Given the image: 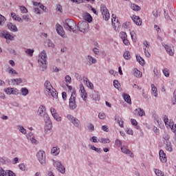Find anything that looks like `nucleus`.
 Instances as JSON below:
<instances>
[{
  "label": "nucleus",
  "mask_w": 176,
  "mask_h": 176,
  "mask_svg": "<svg viewBox=\"0 0 176 176\" xmlns=\"http://www.w3.org/2000/svg\"><path fill=\"white\" fill-rule=\"evenodd\" d=\"M44 86L45 87V91L48 93V94H50L54 98H57L58 94L57 93V91L54 89L53 86H52L50 82L46 81Z\"/></svg>",
  "instance_id": "2"
},
{
  "label": "nucleus",
  "mask_w": 176,
  "mask_h": 176,
  "mask_svg": "<svg viewBox=\"0 0 176 176\" xmlns=\"http://www.w3.org/2000/svg\"><path fill=\"white\" fill-rule=\"evenodd\" d=\"M130 34L133 42H137V34H135V32L132 31Z\"/></svg>",
  "instance_id": "37"
},
{
  "label": "nucleus",
  "mask_w": 176,
  "mask_h": 176,
  "mask_svg": "<svg viewBox=\"0 0 176 176\" xmlns=\"http://www.w3.org/2000/svg\"><path fill=\"white\" fill-rule=\"evenodd\" d=\"M133 75L134 76H135L136 78H142V73L141 72H140L138 69H133Z\"/></svg>",
  "instance_id": "29"
},
{
  "label": "nucleus",
  "mask_w": 176,
  "mask_h": 176,
  "mask_svg": "<svg viewBox=\"0 0 176 176\" xmlns=\"http://www.w3.org/2000/svg\"><path fill=\"white\" fill-rule=\"evenodd\" d=\"M131 8L132 10H135L136 12H138V10H141V7L137 6V4H131Z\"/></svg>",
  "instance_id": "38"
},
{
  "label": "nucleus",
  "mask_w": 176,
  "mask_h": 176,
  "mask_svg": "<svg viewBox=\"0 0 176 176\" xmlns=\"http://www.w3.org/2000/svg\"><path fill=\"white\" fill-rule=\"evenodd\" d=\"M115 144L118 148H120V146H122V141L119 140L118 139L116 140Z\"/></svg>",
  "instance_id": "52"
},
{
  "label": "nucleus",
  "mask_w": 176,
  "mask_h": 176,
  "mask_svg": "<svg viewBox=\"0 0 176 176\" xmlns=\"http://www.w3.org/2000/svg\"><path fill=\"white\" fill-rule=\"evenodd\" d=\"M132 20L134 21V23L136 24V25H141L142 24V21L141 20V18L140 16L133 15L132 16Z\"/></svg>",
  "instance_id": "18"
},
{
  "label": "nucleus",
  "mask_w": 176,
  "mask_h": 176,
  "mask_svg": "<svg viewBox=\"0 0 176 176\" xmlns=\"http://www.w3.org/2000/svg\"><path fill=\"white\" fill-rule=\"evenodd\" d=\"M6 94H17L19 89L16 88H6L5 89Z\"/></svg>",
  "instance_id": "17"
},
{
  "label": "nucleus",
  "mask_w": 176,
  "mask_h": 176,
  "mask_svg": "<svg viewBox=\"0 0 176 176\" xmlns=\"http://www.w3.org/2000/svg\"><path fill=\"white\" fill-rule=\"evenodd\" d=\"M34 50H31V49H28L25 50V53L26 54H28V56H30V57H32L33 54H34Z\"/></svg>",
  "instance_id": "43"
},
{
  "label": "nucleus",
  "mask_w": 176,
  "mask_h": 176,
  "mask_svg": "<svg viewBox=\"0 0 176 176\" xmlns=\"http://www.w3.org/2000/svg\"><path fill=\"white\" fill-rule=\"evenodd\" d=\"M120 36L121 38V39H126L127 38V34H126V32H121L120 33Z\"/></svg>",
  "instance_id": "47"
},
{
  "label": "nucleus",
  "mask_w": 176,
  "mask_h": 176,
  "mask_svg": "<svg viewBox=\"0 0 176 176\" xmlns=\"http://www.w3.org/2000/svg\"><path fill=\"white\" fill-rule=\"evenodd\" d=\"M155 173L157 176H164V173H163V172L159 169H155Z\"/></svg>",
  "instance_id": "46"
},
{
  "label": "nucleus",
  "mask_w": 176,
  "mask_h": 176,
  "mask_svg": "<svg viewBox=\"0 0 176 176\" xmlns=\"http://www.w3.org/2000/svg\"><path fill=\"white\" fill-rule=\"evenodd\" d=\"M122 42H123L124 45H125L126 46H129L130 45V41H129L127 38L122 39Z\"/></svg>",
  "instance_id": "54"
},
{
  "label": "nucleus",
  "mask_w": 176,
  "mask_h": 176,
  "mask_svg": "<svg viewBox=\"0 0 176 176\" xmlns=\"http://www.w3.org/2000/svg\"><path fill=\"white\" fill-rule=\"evenodd\" d=\"M99 119H105V113H100L98 115Z\"/></svg>",
  "instance_id": "60"
},
{
  "label": "nucleus",
  "mask_w": 176,
  "mask_h": 176,
  "mask_svg": "<svg viewBox=\"0 0 176 176\" xmlns=\"http://www.w3.org/2000/svg\"><path fill=\"white\" fill-rule=\"evenodd\" d=\"M123 57L124 58H125V60H130V58H131V55L130 54V52L126 51L123 54Z\"/></svg>",
  "instance_id": "36"
},
{
  "label": "nucleus",
  "mask_w": 176,
  "mask_h": 176,
  "mask_svg": "<svg viewBox=\"0 0 176 176\" xmlns=\"http://www.w3.org/2000/svg\"><path fill=\"white\" fill-rule=\"evenodd\" d=\"M85 19L87 21H88V23H91V21H93V18L91 17V15H90V14H87Z\"/></svg>",
  "instance_id": "45"
},
{
  "label": "nucleus",
  "mask_w": 176,
  "mask_h": 176,
  "mask_svg": "<svg viewBox=\"0 0 176 176\" xmlns=\"http://www.w3.org/2000/svg\"><path fill=\"white\" fill-rule=\"evenodd\" d=\"M50 112L55 120H56L57 122H61V117H60V116H58V113H57L56 109L52 107L50 109Z\"/></svg>",
  "instance_id": "11"
},
{
  "label": "nucleus",
  "mask_w": 176,
  "mask_h": 176,
  "mask_svg": "<svg viewBox=\"0 0 176 176\" xmlns=\"http://www.w3.org/2000/svg\"><path fill=\"white\" fill-rule=\"evenodd\" d=\"M111 23L114 28H116L117 27L120 26V23H119V19H118V17H116V15L115 14H112Z\"/></svg>",
  "instance_id": "13"
},
{
  "label": "nucleus",
  "mask_w": 176,
  "mask_h": 176,
  "mask_svg": "<svg viewBox=\"0 0 176 176\" xmlns=\"http://www.w3.org/2000/svg\"><path fill=\"white\" fill-rule=\"evenodd\" d=\"M131 124H133V126H137V124H138V122H137V120H135V119H131Z\"/></svg>",
  "instance_id": "64"
},
{
  "label": "nucleus",
  "mask_w": 176,
  "mask_h": 176,
  "mask_svg": "<svg viewBox=\"0 0 176 176\" xmlns=\"http://www.w3.org/2000/svg\"><path fill=\"white\" fill-rule=\"evenodd\" d=\"M115 120H117V122H118V124H119L120 126L124 127V122H123V120H122V119L120 118V117H119V116H116Z\"/></svg>",
  "instance_id": "32"
},
{
  "label": "nucleus",
  "mask_w": 176,
  "mask_h": 176,
  "mask_svg": "<svg viewBox=\"0 0 176 176\" xmlns=\"http://www.w3.org/2000/svg\"><path fill=\"white\" fill-rule=\"evenodd\" d=\"M151 91L154 97H157V88L153 84L151 85Z\"/></svg>",
  "instance_id": "31"
},
{
  "label": "nucleus",
  "mask_w": 176,
  "mask_h": 176,
  "mask_svg": "<svg viewBox=\"0 0 176 176\" xmlns=\"http://www.w3.org/2000/svg\"><path fill=\"white\" fill-rule=\"evenodd\" d=\"M7 27L8 30H10V31H12V32H16L17 31V26L12 23H8Z\"/></svg>",
  "instance_id": "20"
},
{
  "label": "nucleus",
  "mask_w": 176,
  "mask_h": 176,
  "mask_svg": "<svg viewBox=\"0 0 176 176\" xmlns=\"http://www.w3.org/2000/svg\"><path fill=\"white\" fill-rule=\"evenodd\" d=\"M98 141V142H101V144H109L111 142L109 138H100Z\"/></svg>",
  "instance_id": "35"
},
{
  "label": "nucleus",
  "mask_w": 176,
  "mask_h": 176,
  "mask_svg": "<svg viewBox=\"0 0 176 176\" xmlns=\"http://www.w3.org/2000/svg\"><path fill=\"white\" fill-rule=\"evenodd\" d=\"M84 83H85L86 86L87 87H89V89H94V85H93V83H91L90 81H89V78H84Z\"/></svg>",
  "instance_id": "24"
},
{
  "label": "nucleus",
  "mask_w": 176,
  "mask_h": 176,
  "mask_svg": "<svg viewBox=\"0 0 176 176\" xmlns=\"http://www.w3.org/2000/svg\"><path fill=\"white\" fill-rule=\"evenodd\" d=\"M123 98L125 102H127L128 104H131V98L130 97V95L124 94L123 95Z\"/></svg>",
  "instance_id": "26"
},
{
  "label": "nucleus",
  "mask_w": 176,
  "mask_h": 176,
  "mask_svg": "<svg viewBox=\"0 0 176 176\" xmlns=\"http://www.w3.org/2000/svg\"><path fill=\"white\" fill-rule=\"evenodd\" d=\"M21 93L22 96H27L28 94V89L25 87L21 88Z\"/></svg>",
  "instance_id": "41"
},
{
  "label": "nucleus",
  "mask_w": 176,
  "mask_h": 176,
  "mask_svg": "<svg viewBox=\"0 0 176 176\" xmlns=\"http://www.w3.org/2000/svg\"><path fill=\"white\" fill-rule=\"evenodd\" d=\"M69 107L70 109H76V91L73 90L71 97L69 100Z\"/></svg>",
  "instance_id": "4"
},
{
  "label": "nucleus",
  "mask_w": 176,
  "mask_h": 176,
  "mask_svg": "<svg viewBox=\"0 0 176 176\" xmlns=\"http://www.w3.org/2000/svg\"><path fill=\"white\" fill-rule=\"evenodd\" d=\"M0 176H6V172L3 169H0Z\"/></svg>",
  "instance_id": "63"
},
{
  "label": "nucleus",
  "mask_w": 176,
  "mask_h": 176,
  "mask_svg": "<svg viewBox=\"0 0 176 176\" xmlns=\"http://www.w3.org/2000/svg\"><path fill=\"white\" fill-rule=\"evenodd\" d=\"M19 168H20V170H22V171H25V166L24 164H20L19 165Z\"/></svg>",
  "instance_id": "57"
},
{
  "label": "nucleus",
  "mask_w": 176,
  "mask_h": 176,
  "mask_svg": "<svg viewBox=\"0 0 176 176\" xmlns=\"http://www.w3.org/2000/svg\"><path fill=\"white\" fill-rule=\"evenodd\" d=\"M54 166L62 174H64V173H65V168H64V166H63V164H61V162H60L58 161H54Z\"/></svg>",
  "instance_id": "8"
},
{
  "label": "nucleus",
  "mask_w": 176,
  "mask_h": 176,
  "mask_svg": "<svg viewBox=\"0 0 176 176\" xmlns=\"http://www.w3.org/2000/svg\"><path fill=\"white\" fill-rule=\"evenodd\" d=\"M45 112H46V107L45 106L41 105L38 109V113L40 116L45 115Z\"/></svg>",
  "instance_id": "25"
},
{
  "label": "nucleus",
  "mask_w": 176,
  "mask_h": 176,
  "mask_svg": "<svg viewBox=\"0 0 176 176\" xmlns=\"http://www.w3.org/2000/svg\"><path fill=\"white\" fill-rule=\"evenodd\" d=\"M11 85H13V86L19 85L20 83H23V80L21 78H16V79H12L11 81Z\"/></svg>",
  "instance_id": "22"
},
{
  "label": "nucleus",
  "mask_w": 176,
  "mask_h": 176,
  "mask_svg": "<svg viewBox=\"0 0 176 176\" xmlns=\"http://www.w3.org/2000/svg\"><path fill=\"white\" fill-rule=\"evenodd\" d=\"M51 153H52L54 156H57V155L60 153V148L58 147H53L51 150Z\"/></svg>",
  "instance_id": "27"
},
{
  "label": "nucleus",
  "mask_w": 176,
  "mask_h": 176,
  "mask_svg": "<svg viewBox=\"0 0 176 176\" xmlns=\"http://www.w3.org/2000/svg\"><path fill=\"white\" fill-rule=\"evenodd\" d=\"M8 72L10 75H17V74H18L17 72H16V70H14L13 68H11V67L8 68Z\"/></svg>",
  "instance_id": "40"
},
{
  "label": "nucleus",
  "mask_w": 176,
  "mask_h": 176,
  "mask_svg": "<svg viewBox=\"0 0 176 176\" xmlns=\"http://www.w3.org/2000/svg\"><path fill=\"white\" fill-rule=\"evenodd\" d=\"M87 62L90 65H91V64H96L97 63V60L92 56H88Z\"/></svg>",
  "instance_id": "28"
},
{
  "label": "nucleus",
  "mask_w": 176,
  "mask_h": 176,
  "mask_svg": "<svg viewBox=\"0 0 176 176\" xmlns=\"http://www.w3.org/2000/svg\"><path fill=\"white\" fill-rule=\"evenodd\" d=\"M19 9H20L21 13H28V10L27 9V8H25L23 6H20Z\"/></svg>",
  "instance_id": "44"
},
{
  "label": "nucleus",
  "mask_w": 176,
  "mask_h": 176,
  "mask_svg": "<svg viewBox=\"0 0 176 176\" xmlns=\"http://www.w3.org/2000/svg\"><path fill=\"white\" fill-rule=\"evenodd\" d=\"M159 155H160V161L162 163H166V162H167V155H166V153H164V151L163 150H160L159 152Z\"/></svg>",
  "instance_id": "15"
},
{
  "label": "nucleus",
  "mask_w": 176,
  "mask_h": 176,
  "mask_svg": "<svg viewBox=\"0 0 176 176\" xmlns=\"http://www.w3.org/2000/svg\"><path fill=\"white\" fill-rule=\"evenodd\" d=\"M11 16L14 20H16V21H19V23L22 21L21 18L17 16L14 12L11 13Z\"/></svg>",
  "instance_id": "33"
},
{
  "label": "nucleus",
  "mask_w": 176,
  "mask_h": 176,
  "mask_svg": "<svg viewBox=\"0 0 176 176\" xmlns=\"http://www.w3.org/2000/svg\"><path fill=\"white\" fill-rule=\"evenodd\" d=\"M22 19L25 20V21H30V16L29 15H23Z\"/></svg>",
  "instance_id": "61"
},
{
  "label": "nucleus",
  "mask_w": 176,
  "mask_h": 176,
  "mask_svg": "<svg viewBox=\"0 0 176 176\" xmlns=\"http://www.w3.org/2000/svg\"><path fill=\"white\" fill-rule=\"evenodd\" d=\"M47 46L48 47H54V44H53V42H52L50 40L47 41Z\"/></svg>",
  "instance_id": "55"
},
{
  "label": "nucleus",
  "mask_w": 176,
  "mask_h": 176,
  "mask_svg": "<svg viewBox=\"0 0 176 176\" xmlns=\"http://www.w3.org/2000/svg\"><path fill=\"white\" fill-rule=\"evenodd\" d=\"M166 150L168 151V152H173V146H171V143H168L166 142Z\"/></svg>",
  "instance_id": "39"
},
{
  "label": "nucleus",
  "mask_w": 176,
  "mask_h": 176,
  "mask_svg": "<svg viewBox=\"0 0 176 176\" xmlns=\"http://www.w3.org/2000/svg\"><path fill=\"white\" fill-rule=\"evenodd\" d=\"M20 131L22 133V134H27V131L23 126L20 127Z\"/></svg>",
  "instance_id": "62"
},
{
  "label": "nucleus",
  "mask_w": 176,
  "mask_h": 176,
  "mask_svg": "<svg viewBox=\"0 0 176 176\" xmlns=\"http://www.w3.org/2000/svg\"><path fill=\"white\" fill-rule=\"evenodd\" d=\"M47 55L46 54V52L43 50L39 54L38 57V64L41 67H43V70L46 69L47 64Z\"/></svg>",
  "instance_id": "3"
},
{
  "label": "nucleus",
  "mask_w": 176,
  "mask_h": 176,
  "mask_svg": "<svg viewBox=\"0 0 176 176\" xmlns=\"http://www.w3.org/2000/svg\"><path fill=\"white\" fill-rule=\"evenodd\" d=\"M77 28H78L80 32H87L89 31V23L87 21L79 22Z\"/></svg>",
  "instance_id": "6"
},
{
  "label": "nucleus",
  "mask_w": 176,
  "mask_h": 176,
  "mask_svg": "<svg viewBox=\"0 0 176 176\" xmlns=\"http://www.w3.org/2000/svg\"><path fill=\"white\" fill-rule=\"evenodd\" d=\"M92 98H94L95 101H100V96L97 94H93Z\"/></svg>",
  "instance_id": "49"
},
{
  "label": "nucleus",
  "mask_w": 176,
  "mask_h": 176,
  "mask_svg": "<svg viewBox=\"0 0 176 176\" xmlns=\"http://www.w3.org/2000/svg\"><path fill=\"white\" fill-rule=\"evenodd\" d=\"M144 46H145L144 49H149V43L147 41H144L143 42Z\"/></svg>",
  "instance_id": "58"
},
{
  "label": "nucleus",
  "mask_w": 176,
  "mask_h": 176,
  "mask_svg": "<svg viewBox=\"0 0 176 176\" xmlns=\"http://www.w3.org/2000/svg\"><path fill=\"white\" fill-rule=\"evenodd\" d=\"M89 130H91V131H94V124H89L87 126Z\"/></svg>",
  "instance_id": "59"
},
{
  "label": "nucleus",
  "mask_w": 176,
  "mask_h": 176,
  "mask_svg": "<svg viewBox=\"0 0 176 176\" xmlns=\"http://www.w3.org/2000/svg\"><path fill=\"white\" fill-rule=\"evenodd\" d=\"M33 5H34V6H39L40 9H42V10H43V12H47V8H46V7H45V6H43V4H42L41 3L34 1Z\"/></svg>",
  "instance_id": "23"
},
{
  "label": "nucleus",
  "mask_w": 176,
  "mask_h": 176,
  "mask_svg": "<svg viewBox=\"0 0 176 176\" xmlns=\"http://www.w3.org/2000/svg\"><path fill=\"white\" fill-rule=\"evenodd\" d=\"M113 86H114V87H116V89H119V87L120 86V83H119V81L115 80L113 81Z\"/></svg>",
  "instance_id": "51"
},
{
  "label": "nucleus",
  "mask_w": 176,
  "mask_h": 176,
  "mask_svg": "<svg viewBox=\"0 0 176 176\" xmlns=\"http://www.w3.org/2000/svg\"><path fill=\"white\" fill-rule=\"evenodd\" d=\"M67 118L68 120L72 122V123L76 127H79V121L76 118H74L72 115H67Z\"/></svg>",
  "instance_id": "12"
},
{
  "label": "nucleus",
  "mask_w": 176,
  "mask_h": 176,
  "mask_svg": "<svg viewBox=\"0 0 176 176\" xmlns=\"http://www.w3.org/2000/svg\"><path fill=\"white\" fill-rule=\"evenodd\" d=\"M56 30L58 35H60L62 38H65V32H64V29L63 28V26H61V25L57 23L56 25Z\"/></svg>",
  "instance_id": "10"
},
{
  "label": "nucleus",
  "mask_w": 176,
  "mask_h": 176,
  "mask_svg": "<svg viewBox=\"0 0 176 176\" xmlns=\"http://www.w3.org/2000/svg\"><path fill=\"white\" fill-rule=\"evenodd\" d=\"M80 96L84 101H86L87 100V92H86V89H85V87L83 86V84L80 85Z\"/></svg>",
  "instance_id": "9"
},
{
  "label": "nucleus",
  "mask_w": 176,
  "mask_h": 176,
  "mask_svg": "<svg viewBox=\"0 0 176 176\" xmlns=\"http://www.w3.org/2000/svg\"><path fill=\"white\" fill-rule=\"evenodd\" d=\"M165 49L167 52V53L169 54V56H174V47H170L168 45H165Z\"/></svg>",
  "instance_id": "21"
},
{
  "label": "nucleus",
  "mask_w": 176,
  "mask_h": 176,
  "mask_svg": "<svg viewBox=\"0 0 176 176\" xmlns=\"http://www.w3.org/2000/svg\"><path fill=\"white\" fill-rule=\"evenodd\" d=\"M121 151L122 153H125V155H130L131 157H134V154L131 153V151L127 148V146H122L121 147Z\"/></svg>",
  "instance_id": "16"
},
{
  "label": "nucleus",
  "mask_w": 176,
  "mask_h": 176,
  "mask_svg": "<svg viewBox=\"0 0 176 176\" xmlns=\"http://www.w3.org/2000/svg\"><path fill=\"white\" fill-rule=\"evenodd\" d=\"M126 134H129V135H133V134H134V132L133 131V130L131 129H126Z\"/></svg>",
  "instance_id": "56"
},
{
  "label": "nucleus",
  "mask_w": 176,
  "mask_h": 176,
  "mask_svg": "<svg viewBox=\"0 0 176 176\" xmlns=\"http://www.w3.org/2000/svg\"><path fill=\"white\" fill-rule=\"evenodd\" d=\"M162 72L164 75L166 76V78H168V76H170V72H168V69H164Z\"/></svg>",
  "instance_id": "48"
},
{
  "label": "nucleus",
  "mask_w": 176,
  "mask_h": 176,
  "mask_svg": "<svg viewBox=\"0 0 176 176\" xmlns=\"http://www.w3.org/2000/svg\"><path fill=\"white\" fill-rule=\"evenodd\" d=\"M37 159L38 162H40L41 164L43 166H45L46 164V154L45 153V151H39L37 153Z\"/></svg>",
  "instance_id": "7"
},
{
  "label": "nucleus",
  "mask_w": 176,
  "mask_h": 176,
  "mask_svg": "<svg viewBox=\"0 0 176 176\" xmlns=\"http://www.w3.org/2000/svg\"><path fill=\"white\" fill-rule=\"evenodd\" d=\"M5 21H6V18H5L2 14H0V25H3L5 24Z\"/></svg>",
  "instance_id": "42"
},
{
  "label": "nucleus",
  "mask_w": 176,
  "mask_h": 176,
  "mask_svg": "<svg viewBox=\"0 0 176 176\" xmlns=\"http://www.w3.org/2000/svg\"><path fill=\"white\" fill-rule=\"evenodd\" d=\"M135 111L137 112L138 116H145V111L141 108H138L135 109Z\"/></svg>",
  "instance_id": "30"
},
{
  "label": "nucleus",
  "mask_w": 176,
  "mask_h": 176,
  "mask_svg": "<svg viewBox=\"0 0 176 176\" xmlns=\"http://www.w3.org/2000/svg\"><path fill=\"white\" fill-rule=\"evenodd\" d=\"M100 12L102 13V16L104 20H105V21H108L109 20V18L111 17V14H109V11L108 10V8H107L105 5H101Z\"/></svg>",
  "instance_id": "5"
},
{
  "label": "nucleus",
  "mask_w": 176,
  "mask_h": 176,
  "mask_svg": "<svg viewBox=\"0 0 176 176\" xmlns=\"http://www.w3.org/2000/svg\"><path fill=\"white\" fill-rule=\"evenodd\" d=\"M136 60L137 61H138L140 65H144V64H145V60H144V58H142V57H141L140 56L137 55Z\"/></svg>",
  "instance_id": "34"
},
{
  "label": "nucleus",
  "mask_w": 176,
  "mask_h": 176,
  "mask_svg": "<svg viewBox=\"0 0 176 176\" xmlns=\"http://www.w3.org/2000/svg\"><path fill=\"white\" fill-rule=\"evenodd\" d=\"M144 54L146 57H151V53H149V48H144Z\"/></svg>",
  "instance_id": "50"
},
{
  "label": "nucleus",
  "mask_w": 176,
  "mask_h": 176,
  "mask_svg": "<svg viewBox=\"0 0 176 176\" xmlns=\"http://www.w3.org/2000/svg\"><path fill=\"white\" fill-rule=\"evenodd\" d=\"M65 82H67V83H71V82H72V78H71V76H65Z\"/></svg>",
  "instance_id": "53"
},
{
  "label": "nucleus",
  "mask_w": 176,
  "mask_h": 176,
  "mask_svg": "<svg viewBox=\"0 0 176 176\" xmlns=\"http://www.w3.org/2000/svg\"><path fill=\"white\" fill-rule=\"evenodd\" d=\"M1 36H3L5 39H8L9 41H13L14 39V37H13V36H12L10 34H9V32H3L1 34Z\"/></svg>",
  "instance_id": "19"
},
{
  "label": "nucleus",
  "mask_w": 176,
  "mask_h": 176,
  "mask_svg": "<svg viewBox=\"0 0 176 176\" xmlns=\"http://www.w3.org/2000/svg\"><path fill=\"white\" fill-rule=\"evenodd\" d=\"M63 27L67 31H72V32H76V30L78 29V26L76 25V23L72 19H66Z\"/></svg>",
  "instance_id": "1"
},
{
  "label": "nucleus",
  "mask_w": 176,
  "mask_h": 176,
  "mask_svg": "<svg viewBox=\"0 0 176 176\" xmlns=\"http://www.w3.org/2000/svg\"><path fill=\"white\" fill-rule=\"evenodd\" d=\"M164 122L167 129H170L173 131V129H174V122L173 120L168 121L167 118H164Z\"/></svg>",
  "instance_id": "14"
}]
</instances>
